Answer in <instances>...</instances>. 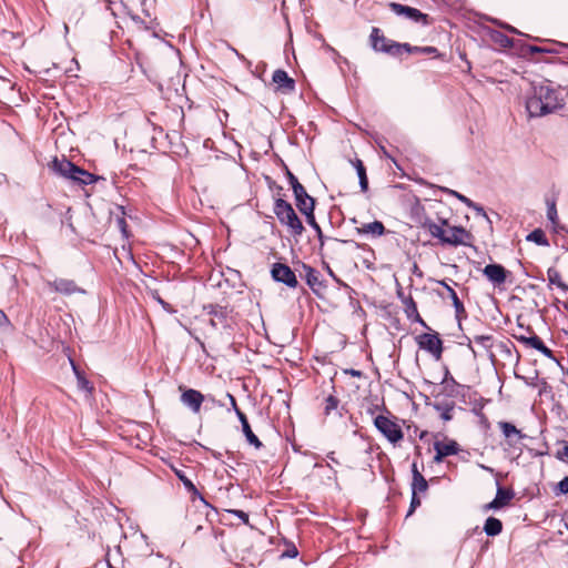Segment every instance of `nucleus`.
<instances>
[{
  "mask_svg": "<svg viewBox=\"0 0 568 568\" xmlns=\"http://www.w3.org/2000/svg\"><path fill=\"white\" fill-rule=\"evenodd\" d=\"M536 351L540 352L544 356L547 358L558 362L556 356L554 355V352L545 345V343L541 344Z\"/></svg>",
  "mask_w": 568,
  "mask_h": 568,
  "instance_id": "47",
  "label": "nucleus"
},
{
  "mask_svg": "<svg viewBox=\"0 0 568 568\" xmlns=\"http://www.w3.org/2000/svg\"><path fill=\"white\" fill-rule=\"evenodd\" d=\"M70 180L79 185H89L94 183L98 176L75 165L73 174L70 175Z\"/></svg>",
  "mask_w": 568,
  "mask_h": 568,
  "instance_id": "22",
  "label": "nucleus"
},
{
  "mask_svg": "<svg viewBox=\"0 0 568 568\" xmlns=\"http://www.w3.org/2000/svg\"><path fill=\"white\" fill-rule=\"evenodd\" d=\"M562 443H564V447L557 452L556 457L559 460L568 464V443H566V442H562Z\"/></svg>",
  "mask_w": 568,
  "mask_h": 568,
  "instance_id": "49",
  "label": "nucleus"
},
{
  "mask_svg": "<svg viewBox=\"0 0 568 568\" xmlns=\"http://www.w3.org/2000/svg\"><path fill=\"white\" fill-rule=\"evenodd\" d=\"M10 324V321L8 318V316L6 315V313L0 310V327H3V326H7Z\"/></svg>",
  "mask_w": 568,
  "mask_h": 568,
  "instance_id": "58",
  "label": "nucleus"
},
{
  "mask_svg": "<svg viewBox=\"0 0 568 568\" xmlns=\"http://www.w3.org/2000/svg\"><path fill=\"white\" fill-rule=\"evenodd\" d=\"M304 215L306 217V223L315 231L316 236H317L321 245H323L324 244V235H323L321 226L316 222V219H315V215H314V211L310 210Z\"/></svg>",
  "mask_w": 568,
  "mask_h": 568,
  "instance_id": "33",
  "label": "nucleus"
},
{
  "mask_svg": "<svg viewBox=\"0 0 568 568\" xmlns=\"http://www.w3.org/2000/svg\"><path fill=\"white\" fill-rule=\"evenodd\" d=\"M131 20L134 22L135 27L139 30H149V27L145 24V21L142 20L138 14L129 12Z\"/></svg>",
  "mask_w": 568,
  "mask_h": 568,
  "instance_id": "46",
  "label": "nucleus"
},
{
  "mask_svg": "<svg viewBox=\"0 0 568 568\" xmlns=\"http://www.w3.org/2000/svg\"><path fill=\"white\" fill-rule=\"evenodd\" d=\"M293 193L295 197V204L302 214L307 213L310 210L314 211L315 200L308 195L304 186H301L298 192L297 190H294Z\"/></svg>",
  "mask_w": 568,
  "mask_h": 568,
  "instance_id": "17",
  "label": "nucleus"
},
{
  "mask_svg": "<svg viewBox=\"0 0 568 568\" xmlns=\"http://www.w3.org/2000/svg\"><path fill=\"white\" fill-rule=\"evenodd\" d=\"M286 178L288 180V183L292 187V190H297V192L300 191V187L303 186L300 181L297 180V178L286 168Z\"/></svg>",
  "mask_w": 568,
  "mask_h": 568,
  "instance_id": "44",
  "label": "nucleus"
},
{
  "mask_svg": "<svg viewBox=\"0 0 568 568\" xmlns=\"http://www.w3.org/2000/svg\"><path fill=\"white\" fill-rule=\"evenodd\" d=\"M388 7L397 16H404L407 19L422 26L430 24V19L428 14L423 13L420 10L416 8L404 6L397 2H389Z\"/></svg>",
  "mask_w": 568,
  "mask_h": 568,
  "instance_id": "6",
  "label": "nucleus"
},
{
  "mask_svg": "<svg viewBox=\"0 0 568 568\" xmlns=\"http://www.w3.org/2000/svg\"><path fill=\"white\" fill-rule=\"evenodd\" d=\"M230 514L236 516L239 519H241L244 524H248V514L241 509H230L227 510Z\"/></svg>",
  "mask_w": 568,
  "mask_h": 568,
  "instance_id": "50",
  "label": "nucleus"
},
{
  "mask_svg": "<svg viewBox=\"0 0 568 568\" xmlns=\"http://www.w3.org/2000/svg\"><path fill=\"white\" fill-rule=\"evenodd\" d=\"M422 227L427 230L433 237L438 239L443 244V239L445 237L446 231L442 227V225L427 217L422 223Z\"/></svg>",
  "mask_w": 568,
  "mask_h": 568,
  "instance_id": "25",
  "label": "nucleus"
},
{
  "mask_svg": "<svg viewBox=\"0 0 568 568\" xmlns=\"http://www.w3.org/2000/svg\"><path fill=\"white\" fill-rule=\"evenodd\" d=\"M235 414H236V416H237V418H239V420L241 423L242 430L245 427L250 426L248 420L246 418V415L241 409H236Z\"/></svg>",
  "mask_w": 568,
  "mask_h": 568,
  "instance_id": "55",
  "label": "nucleus"
},
{
  "mask_svg": "<svg viewBox=\"0 0 568 568\" xmlns=\"http://www.w3.org/2000/svg\"><path fill=\"white\" fill-rule=\"evenodd\" d=\"M359 232L365 233V234L369 233V234H373L375 236H381L385 232V226H384V224L382 222L374 221V222L364 224L362 226V229H359Z\"/></svg>",
  "mask_w": 568,
  "mask_h": 568,
  "instance_id": "29",
  "label": "nucleus"
},
{
  "mask_svg": "<svg viewBox=\"0 0 568 568\" xmlns=\"http://www.w3.org/2000/svg\"><path fill=\"white\" fill-rule=\"evenodd\" d=\"M355 169L358 176L359 187L362 192H366L368 190V179L366 175V169L361 160H356Z\"/></svg>",
  "mask_w": 568,
  "mask_h": 568,
  "instance_id": "31",
  "label": "nucleus"
},
{
  "mask_svg": "<svg viewBox=\"0 0 568 568\" xmlns=\"http://www.w3.org/2000/svg\"><path fill=\"white\" fill-rule=\"evenodd\" d=\"M498 427L509 446H515L519 440L526 438V435L509 422H498Z\"/></svg>",
  "mask_w": 568,
  "mask_h": 568,
  "instance_id": "15",
  "label": "nucleus"
},
{
  "mask_svg": "<svg viewBox=\"0 0 568 568\" xmlns=\"http://www.w3.org/2000/svg\"><path fill=\"white\" fill-rule=\"evenodd\" d=\"M547 217L552 224L557 222L558 214L555 202L547 203Z\"/></svg>",
  "mask_w": 568,
  "mask_h": 568,
  "instance_id": "41",
  "label": "nucleus"
},
{
  "mask_svg": "<svg viewBox=\"0 0 568 568\" xmlns=\"http://www.w3.org/2000/svg\"><path fill=\"white\" fill-rule=\"evenodd\" d=\"M384 53L389 54L392 57L400 55L403 52L415 53L414 47L409 43H399L392 42L386 48L383 49Z\"/></svg>",
  "mask_w": 568,
  "mask_h": 568,
  "instance_id": "23",
  "label": "nucleus"
},
{
  "mask_svg": "<svg viewBox=\"0 0 568 568\" xmlns=\"http://www.w3.org/2000/svg\"><path fill=\"white\" fill-rule=\"evenodd\" d=\"M474 342L487 351L493 347V336L491 335H476L474 337Z\"/></svg>",
  "mask_w": 568,
  "mask_h": 568,
  "instance_id": "39",
  "label": "nucleus"
},
{
  "mask_svg": "<svg viewBox=\"0 0 568 568\" xmlns=\"http://www.w3.org/2000/svg\"><path fill=\"white\" fill-rule=\"evenodd\" d=\"M116 223H118V226H119V229L121 230V232H122L123 234H126V226H128V225H126L125 220H124L123 217H119V219L116 220Z\"/></svg>",
  "mask_w": 568,
  "mask_h": 568,
  "instance_id": "60",
  "label": "nucleus"
},
{
  "mask_svg": "<svg viewBox=\"0 0 568 568\" xmlns=\"http://www.w3.org/2000/svg\"><path fill=\"white\" fill-rule=\"evenodd\" d=\"M564 50H568V44L565 43H555L550 47H537V45H529L528 51L530 53H552V54H559L564 53Z\"/></svg>",
  "mask_w": 568,
  "mask_h": 568,
  "instance_id": "24",
  "label": "nucleus"
},
{
  "mask_svg": "<svg viewBox=\"0 0 568 568\" xmlns=\"http://www.w3.org/2000/svg\"><path fill=\"white\" fill-rule=\"evenodd\" d=\"M483 274L494 284H504L507 277L506 268L500 264H488L484 267Z\"/></svg>",
  "mask_w": 568,
  "mask_h": 568,
  "instance_id": "16",
  "label": "nucleus"
},
{
  "mask_svg": "<svg viewBox=\"0 0 568 568\" xmlns=\"http://www.w3.org/2000/svg\"><path fill=\"white\" fill-rule=\"evenodd\" d=\"M235 414H236V416H237V418H239V420L241 423L242 430L245 427L250 426L248 420L246 418V415L241 409H236Z\"/></svg>",
  "mask_w": 568,
  "mask_h": 568,
  "instance_id": "54",
  "label": "nucleus"
},
{
  "mask_svg": "<svg viewBox=\"0 0 568 568\" xmlns=\"http://www.w3.org/2000/svg\"><path fill=\"white\" fill-rule=\"evenodd\" d=\"M415 53H423V54H437L438 50L435 47H414Z\"/></svg>",
  "mask_w": 568,
  "mask_h": 568,
  "instance_id": "48",
  "label": "nucleus"
},
{
  "mask_svg": "<svg viewBox=\"0 0 568 568\" xmlns=\"http://www.w3.org/2000/svg\"><path fill=\"white\" fill-rule=\"evenodd\" d=\"M71 365H72L73 372L77 375L78 387L81 390H84V392H88V393L92 392V389H93L92 384L84 376L81 375V373L79 372V369L75 366L73 361H71Z\"/></svg>",
  "mask_w": 568,
  "mask_h": 568,
  "instance_id": "36",
  "label": "nucleus"
},
{
  "mask_svg": "<svg viewBox=\"0 0 568 568\" xmlns=\"http://www.w3.org/2000/svg\"><path fill=\"white\" fill-rule=\"evenodd\" d=\"M235 414H236V416H237V418H239V420L241 423L242 430L245 427L250 426L248 420L246 418V415L241 409H236Z\"/></svg>",
  "mask_w": 568,
  "mask_h": 568,
  "instance_id": "53",
  "label": "nucleus"
},
{
  "mask_svg": "<svg viewBox=\"0 0 568 568\" xmlns=\"http://www.w3.org/2000/svg\"><path fill=\"white\" fill-rule=\"evenodd\" d=\"M203 311L206 312L207 315H210L209 325L213 329H233L234 321L231 315L232 311L229 310L226 306H222L219 304H207L204 305Z\"/></svg>",
  "mask_w": 568,
  "mask_h": 568,
  "instance_id": "3",
  "label": "nucleus"
},
{
  "mask_svg": "<svg viewBox=\"0 0 568 568\" xmlns=\"http://www.w3.org/2000/svg\"><path fill=\"white\" fill-rule=\"evenodd\" d=\"M371 45L372 49L376 52H383L384 48H386L389 43L395 42L394 40L387 39L379 28L374 27L371 32Z\"/></svg>",
  "mask_w": 568,
  "mask_h": 568,
  "instance_id": "20",
  "label": "nucleus"
},
{
  "mask_svg": "<svg viewBox=\"0 0 568 568\" xmlns=\"http://www.w3.org/2000/svg\"><path fill=\"white\" fill-rule=\"evenodd\" d=\"M556 495L568 494V477H564L556 486Z\"/></svg>",
  "mask_w": 568,
  "mask_h": 568,
  "instance_id": "45",
  "label": "nucleus"
},
{
  "mask_svg": "<svg viewBox=\"0 0 568 568\" xmlns=\"http://www.w3.org/2000/svg\"><path fill=\"white\" fill-rule=\"evenodd\" d=\"M302 268L304 272V278L306 281V284L310 286V288L315 295L321 297L322 292L326 288L325 282L322 278L321 273L316 268L305 263L302 264Z\"/></svg>",
  "mask_w": 568,
  "mask_h": 568,
  "instance_id": "9",
  "label": "nucleus"
},
{
  "mask_svg": "<svg viewBox=\"0 0 568 568\" xmlns=\"http://www.w3.org/2000/svg\"><path fill=\"white\" fill-rule=\"evenodd\" d=\"M470 209H473L474 211H476V213H477L478 215H481V216H484V217L488 219L486 211H485V210H484V207H483V206H480L479 204H477V203H475V202H474V205H473V206H470Z\"/></svg>",
  "mask_w": 568,
  "mask_h": 568,
  "instance_id": "56",
  "label": "nucleus"
},
{
  "mask_svg": "<svg viewBox=\"0 0 568 568\" xmlns=\"http://www.w3.org/2000/svg\"><path fill=\"white\" fill-rule=\"evenodd\" d=\"M415 342L420 349L428 352L436 361L442 358L444 347L438 333L419 334L415 337Z\"/></svg>",
  "mask_w": 568,
  "mask_h": 568,
  "instance_id": "5",
  "label": "nucleus"
},
{
  "mask_svg": "<svg viewBox=\"0 0 568 568\" xmlns=\"http://www.w3.org/2000/svg\"><path fill=\"white\" fill-rule=\"evenodd\" d=\"M397 297H398V298L400 300V302L403 303V301H404L405 298H407L408 296H406V295L404 294V292L402 291V288H399V290L397 291Z\"/></svg>",
  "mask_w": 568,
  "mask_h": 568,
  "instance_id": "64",
  "label": "nucleus"
},
{
  "mask_svg": "<svg viewBox=\"0 0 568 568\" xmlns=\"http://www.w3.org/2000/svg\"><path fill=\"white\" fill-rule=\"evenodd\" d=\"M272 81L276 85V91L291 93L295 90V81L286 71L277 69L273 72Z\"/></svg>",
  "mask_w": 568,
  "mask_h": 568,
  "instance_id": "14",
  "label": "nucleus"
},
{
  "mask_svg": "<svg viewBox=\"0 0 568 568\" xmlns=\"http://www.w3.org/2000/svg\"><path fill=\"white\" fill-rule=\"evenodd\" d=\"M515 338L519 343H521L526 346H529L534 349H537L544 343L542 339L539 336H537L536 334H532L531 336L515 335Z\"/></svg>",
  "mask_w": 568,
  "mask_h": 568,
  "instance_id": "32",
  "label": "nucleus"
},
{
  "mask_svg": "<svg viewBox=\"0 0 568 568\" xmlns=\"http://www.w3.org/2000/svg\"><path fill=\"white\" fill-rule=\"evenodd\" d=\"M156 301H158L159 304H161V306L165 311H168L170 313L174 312V310L171 307V305L169 303H166L165 301H163L160 296H156Z\"/></svg>",
  "mask_w": 568,
  "mask_h": 568,
  "instance_id": "59",
  "label": "nucleus"
},
{
  "mask_svg": "<svg viewBox=\"0 0 568 568\" xmlns=\"http://www.w3.org/2000/svg\"><path fill=\"white\" fill-rule=\"evenodd\" d=\"M347 374L352 375V376H355V377H359L362 375V372L361 371H357V369H348L346 371Z\"/></svg>",
  "mask_w": 568,
  "mask_h": 568,
  "instance_id": "63",
  "label": "nucleus"
},
{
  "mask_svg": "<svg viewBox=\"0 0 568 568\" xmlns=\"http://www.w3.org/2000/svg\"><path fill=\"white\" fill-rule=\"evenodd\" d=\"M547 276L550 284L557 285L564 291L568 290V286L561 281L560 273L555 267L548 268Z\"/></svg>",
  "mask_w": 568,
  "mask_h": 568,
  "instance_id": "37",
  "label": "nucleus"
},
{
  "mask_svg": "<svg viewBox=\"0 0 568 568\" xmlns=\"http://www.w3.org/2000/svg\"><path fill=\"white\" fill-rule=\"evenodd\" d=\"M191 494V498L192 500L194 501L195 499H199L202 504H203V507L209 510H215L206 500L205 498L202 496V494L197 490V488L195 487V491H189Z\"/></svg>",
  "mask_w": 568,
  "mask_h": 568,
  "instance_id": "43",
  "label": "nucleus"
},
{
  "mask_svg": "<svg viewBox=\"0 0 568 568\" xmlns=\"http://www.w3.org/2000/svg\"><path fill=\"white\" fill-rule=\"evenodd\" d=\"M503 530V523L496 517H488L484 525V531L489 537L499 535Z\"/></svg>",
  "mask_w": 568,
  "mask_h": 568,
  "instance_id": "28",
  "label": "nucleus"
},
{
  "mask_svg": "<svg viewBox=\"0 0 568 568\" xmlns=\"http://www.w3.org/2000/svg\"><path fill=\"white\" fill-rule=\"evenodd\" d=\"M526 240L528 242H534V243H536L537 245H540V246H549V241H548L545 232L541 229H536L532 232H530L526 236Z\"/></svg>",
  "mask_w": 568,
  "mask_h": 568,
  "instance_id": "30",
  "label": "nucleus"
},
{
  "mask_svg": "<svg viewBox=\"0 0 568 568\" xmlns=\"http://www.w3.org/2000/svg\"><path fill=\"white\" fill-rule=\"evenodd\" d=\"M338 405H339V399L337 397H335L334 395H328L326 398H325V407H324V414L326 416L331 415L332 412L336 410L337 412V415L339 417L343 416L342 412H338Z\"/></svg>",
  "mask_w": 568,
  "mask_h": 568,
  "instance_id": "34",
  "label": "nucleus"
},
{
  "mask_svg": "<svg viewBox=\"0 0 568 568\" xmlns=\"http://www.w3.org/2000/svg\"><path fill=\"white\" fill-rule=\"evenodd\" d=\"M271 275L275 282L283 283L290 288H296L298 285L294 271L286 264L274 263L271 268Z\"/></svg>",
  "mask_w": 568,
  "mask_h": 568,
  "instance_id": "7",
  "label": "nucleus"
},
{
  "mask_svg": "<svg viewBox=\"0 0 568 568\" xmlns=\"http://www.w3.org/2000/svg\"><path fill=\"white\" fill-rule=\"evenodd\" d=\"M297 555H298V550L296 549L295 546H292L291 548H288L284 554V556H286L288 558H295V557H297Z\"/></svg>",
  "mask_w": 568,
  "mask_h": 568,
  "instance_id": "57",
  "label": "nucleus"
},
{
  "mask_svg": "<svg viewBox=\"0 0 568 568\" xmlns=\"http://www.w3.org/2000/svg\"><path fill=\"white\" fill-rule=\"evenodd\" d=\"M473 239V235L463 226H450L448 232L446 231L445 237L443 239V244L459 246V245H470L469 241Z\"/></svg>",
  "mask_w": 568,
  "mask_h": 568,
  "instance_id": "8",
  "label": "nucleus"
},
{
  "mask_svg": "<svg viewBox=\"0 0 568 568\" xmlns=\"http://www.w3.org/2000/svg\"><path fill=\"white\" fill-rule=\"evenodd\" d=\"M438 284L442 285L448 292L449 298L453 302V306L455 308L456 314L459 315L462 313H465L464 304L459 300L455 290L450 285H448L445 280L438 281Z\"/></svg>",
  "mask_w": 568,
  "mask_h": 568,
  "instance_id": "26",
  "label": "nucleus"
},
{
  "mask_svg": "<svg viewBox=\"0 0 568 568\" xmlns=\"http://www.w3.org/2000/svg\"><path fill=\"white\" fill-rule=\"evenodd\" d=\"M50 168L55 174L70 180V175L73 174L75 164L65 158H54Z\"/></svg>",
  "mask_w": 568,
  "mask_h": 568,
  "instance_id": "18",
  "label": "nucleus"
},
{
  "mask_svg": "<svg viewBox=\"0 0 568 568\" xmlns=\"http://www.w3.org/2000/svg\"><path fill=\"white\" fill-rule=\"evenodd\" d=\"M428 489V483L423 475H415V478H412V493H425Z\"/></svg>",
  "mask_w": 568,
  "mask_h": 568,
  "instance_id": "35",
  "label": "nucleus"
},
{
  "mask_svg": "<svg viewBox=\"0 0 568 568\" xmlns=\"http://www.w3.org/2000/svg\"><path fill=\"white\" fill-rule=\"evenodd\" d=\"M243 434H244L246 440L251 445H253L255 448H261L263 446L262 442L258 439V437L251 429V426L245 427L243 429Z\"/></svg>",
  "mask_w": 568,
  "mask_h": 568,
  "instance_id": "38",
  "label": "nucleus"
},
{
  "mask_svg": "<svg viewBox=\"0 0 568 568\" xmlns=\"http://www.w3.org/2000/svg\"><path fill=\"white\" fill-rule=\"evenodd\" d=\"M176 476L182 481L187 491H195V485L182 471H176Z\"/></svg>",
  "mask_w": 568,
  "mask_h": 568,
  "instance_id": "42",
  "label": "nucleus"
},
{
  "mask_svg": "<svg viewBox=\"0 0 568 568\" xmlns=\"http://www.w3.org/2000/svg\"><path fill=\"white\" fill-rule=\"evenodd\" d=\"M433 408L439 413L440 418L444 422H450L453 419V412L455 408V403L446 402V403H434Z\"/></svg>",
  "mask_w": 568,
  "mask_h": 568,
  "instance_id": "27",
  "label": "nucleus"
},
{
  "mask_svg": "<svg viewBox=\"0 0 568 568\" xmlns=\"http://www.w3.org/2000/svg\"><path fill=\"white\" fill-rule=\"evenodd\" d=\"M495 40L497 42H499L505 48H508V47L513 45V40L510 38H508L507 36L501 34V33H498L497 37L495 38Z\"/></svg>",
  "mask_w": 568,
  "mask_h": 568,
  "instance_id": "52",
  "label": "nucleus"
},
{
  "mask_svg": "<svg viewBox=\"0 0 568 568\" xmlns=\"http://www.w3.org/2000/svg\"><path fill=\"white\" fill-rule=\"evenodd\" d=\"M442 191L448 193L449 195H453L455 196L456 199H458L462 203H464L466 206H468L470 209V206L474 205V201H471L470 199H468L467 196L458 193L457 191H454V190H450V189H447V187H442L440 189Z\"/></svg>",
  "mask_w": 568,
  "mask_h": 568,
  "instance_id": "40",
  "label": "nucleus"
},
{
  "mask_svg": "<svg viewBox=\"0 0 568 568\" xmlns=\"http://www.w3.org/2000/svg\"><path fill=\"white\" fill-rule=\"evenodd\" d=\"M562 106L564 100L550 81L545 80L532 84L531 92L526 100V110L529 116H544L554 113Z\"/></svg>",
  "mask_w": 568,
  "mask_h": 568,
  "instance_id": "1",
  "label": "nucleus"
},
{
  "mask_svg": "<svg viewBox=\"0 0 568 568\" xmlns=\"http://www.w3.org/2000/svg\"><path fill=\"white\" fill-rule=\"evenodd\" d=\"M434 449L436 453L434 456V463L439 464L447 456L457 455L460 452V446L454 439H449L447 443L437 440L434 443Z\"/></svg>",
  "mask_w": 568,
  "mask_h": 568,
  "instance_id": "12",
  "label": "nucleus"
},
{
  "mask_svg": "<svg viewBox=\"0 0 568 568\" xmlns=\"http://www.w3.org/2000/svg\"><path fill=\"white\" fill-rule=\"evenodd\" d=\"M273 212L278 222L286 226L293 236H301L304 232V225L297 216L291 203L282 197L274 201Z\"/></svg>",
  "mask_w": 568,
  "mask_h": 568,
  "instance_id": "2",
  "label": "nucleus"
},
{
  "mask_svg": "<svg viewBox=\"0 0 568 568\" xmlns=\"http://www.w3.org/2000/svg\"><path fill=\"white\" fill-rule=\"evenodd\" d=\"M374 426L392 444H397L404 437L402 427L388 416L377 415Z\"/></svg>",
  "mask_w": 568,
  "mask_h": 568,
  "instance_id": "4",
  "label": "nucleus"
},
{
  "mask_svg": "<svg viewBox=\"0 0 568 568\" xmlns=\"http://www.w3.org/2000/svg\"><path fill=\"white\" fill-rule=\"evenodd\" d=\"M226 396H227V398H229V400H230V404H231L232 409H233L234 412H236V409H240V408L237 407V403H236L235 397H234L231 393H227V394H226Z\"/></svg>",
  "mask_w": 568,
  "mask_h": 568,
  "instance_id": "61",
  "label": "nucleus"
},
{
  "mask_svg": "<svg viewBox=\"0 0 568 568\" xmlns=\"http://www.w3.org/2000/svg\"><path fill=\"white\" fill-rule=\"evenodd\" d=\"M47 285L55 293L67 295V296H70L73 294H85V290L78 286L73 280H69V278L59 277L53 281H49L47 283Z\"/></svg>",
  "mask_w": 568,
  "mask_h": 568,
  "instance_id": "10",
  "label": "nucleus"
},
{
  "mask_svg": "<svg viewBox=\"0 0 568 568\" xmlns=\"http://www.w3.org/2000/svg\"><path fill=\"white\" fill-rule=\"evenodd\" d=\"M497 484V491L495 498L485 506L486 509H500L507 506L515 497V491L511 488H504L499 481Z\"/></svg>",
  "mask_w": 568,
  "mask_h": 568,
  "instance_id": "13",
  "label": "nucleus"
},
{
  "mask_svg": "<svg viewBox=\"0 0 568 568\" xmlns=\"http://www.w3.org/2000/svg\"><path fill=\"white\" fill-rule=\"evenodd\" d=\"M419 506H420L419 497L417 496V494L412 493V499H410V505H409V510L407 513V516H410L415 511V509Z\"/></svg>",
  "mask_w": 568,
  "mask_h": 568,
  "instance_id": "51",
  "label": "nucleus"
},
{
  "mask_svg": "<svg viewBox=\"0 0 568 568\" xmlns=\"http://www.w3.org/2000/svg\"><path fill=\"white\" fill-rule=\"evenodd\" d=\"M403 305H404V312L406 314V317L409 321L418 323L423 327L429 329V326L426 324V322L419 315L417 304L414 301V298L412 297V295H408V297L403 301Z\"/></svg>",
  "mask_w": 568,
  "mask_h": 568,
  "instance_id": "19",
  "label": "nucleus"
},
{
  "mask_svg": "<svg viewBox=\"0 0 568 568\" xmlns=\"http://www.w3.org/2000/svg\"><path fill=\"white\" fill-rule=\"evenodd\" d=\"M415 475L418 476V475H422V473L419 471L417 464L413 463L412 464V477L415 478Z\"/></svg>",
  "mask_w": 568,
  "mask_h": 568,
  "instance_id": "62",
  "label": "nucleus"
},
{
  "mask_svg": "<svg viewBox=\"0 0 568 568\" xmlns=\"http://www.w3.org/2000/svg\"><path fill=\"white\" fill-rule=\"evenodd\" d=\"M442 384L444 385L445 392L450 397L459 396L460 390L465 388L464 385L456 382V379L450 375L448 369H446L445 372V377L443 378Z\"/></svg>",
  "mask_w": 568,
  "mask_h": 568,
  "instance_id": "21",
  "label": "nucleus"
},
{
  "mask_svg": "<svg viewBox=\"0 0 568 568\" xmlns=\"http://www.w3.org/2000/svg\"><path fill=\"white\" fill-rule=\"evenodd\" d=\"M180 400L192 413L197 414L205 400V396L200 390L189 388L181 394Z\"/></svg>",
  "mask_w": 568,
  "mask_h": 568,
  "instance_id": "11",
  "label": "nucleus"
}]
</instances>
